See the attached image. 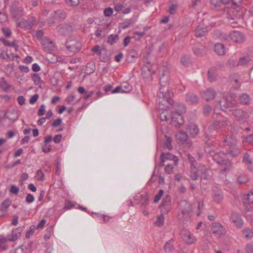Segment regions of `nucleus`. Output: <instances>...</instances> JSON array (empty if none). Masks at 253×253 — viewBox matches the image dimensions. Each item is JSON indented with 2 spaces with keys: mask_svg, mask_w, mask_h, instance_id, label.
Instances as JSON below:
<instances>
[{
  "mask_svg": "<svg viewBox=\"0 0 253 253\" xmlns=\"http://www.w3.org/2000/svg\"><path fill=\"white\" fill-rule=\"evenodd\" d=\"M161 87L158 92V110L159 111L160 119L162 121H166L168 123L176 127H179L184 123L182 114L186 112V107L182 103L174 104L175 111L170 112L168 108L169 105L171 104L172 100L171 99L172 92H170L168 87H165L164 76L160 78Z\"/></svg>",
  "mask_w": 253,
  "mask_h": 253,
  "instance_id": "nucleus-1",
  "label": "nucleus"
},
{
  "mask_svg": "<svg viewBox=\"0 0 253 253\" xmlns=\"http://www.w3.org/2000/svg\"><path fill=\"white\" fill-rule=\"evenodd\" d=\"M236 102L235 97L231 95L224 96L219 101L221 110H223V108L227 109L225 111L229 112V113L231 112L230 115L234 116L236 120L242 121L247 118V113L242 110L236 109Z\"/></svg>",
  "mask_w": 253,
  "mask_h": 253,
  "instance_id": "nucleus-2",
  "label": "nucleus"
},
{
  "mask_svg": "<svg viewBox=\"0 0 253 253\" xmlns=\"http://www.w3.org/2000/svg\"><path fill=\"white\" fill-rule=\"evenodd\" d=\"M187 157L190 164L191 178L193 180H196L199 176L202 179H208L209 178V175L205 166L204 165L199 166L197 169L196 162L194 158L189 154L187 155Z\"/></svg>",
  "mask_w": 253,
  "mask_h": 253,
  "instance_id": "nucleus-3",
  "label": "nucleus"
},
{
  "mask_svg": "<svg viewBox=\"0 0 253 253\" xmlns=\"http://www.w3.org/2000/svg\"><path fill=\"white\" fill-rule=\"evenodd\" d=\"M213 159L218 164L221 165V171L226 172L231 167L230 162L227 159L226 155L222 151L216 152L212 155Z\"/></svg>",
  "mask_w": 253,
  "mask_h": 253,
  "instance_id": "nucleus-4",
  "label": "nucleus"
},
{
  "mask_svg": "<svg viewBox=\"0 0 253 253\" xmlns=\"http://www.w3.org/2000/svg\"><path fill=\"white\" fill-rule=\"evenodd\" d=\"M180 208L181 210L182 216L179 215L180 219H187L189 218V213L192 210L191 204L186 201H182L180 203Z\"/></svg>",
  "mask_w": 253,
  "mask_h": 253,
  "instance_id": "nucleus-5",
  "label": "nucleus"
},
{
  "mask_svg": "<svg viewBox=\"0 0 253 253\" xmlns=\"http://www.w3.org/2000/svg\"><path fill=\"white\" fill-rule=\"evenodd\" d=\"M161 212L163 214H167L171 209V198L169 196H166L159 206Z\"/></svg>",
  "mask_w": 253,
  "mask_h": 253,
  "instance_id": "nucleus-6",
  "label": "nucleus"
},
{
  "mask_svg": "<svg viewBox=\"0 0 253 253\" xmlns=\"http://www.w3.org/2000/svg\"><path fill=\"white\" fill-rule=\"evenodd\" d=\"M211 230L214 236L218 238L224 236L226 232L225 228L219 223H213Z\"/></svg>",
  "mask_w": 253,
  "mask_h": 253,
  "instance_id": "nucleus-7",
  "label": "nucleus"
},
{
  "mask_svg": "<svg viewBox=\"0 0 253 253\" xmlns=\"http://www.w3.org/2000/svg\"><path fill=\"white\" fill-rule=\"evenodd\" d=\"M67 48L71 52H78L82 47V43L76 40H68L66 43Z\"/></svg>",
  "mask_w": 253,
  "mask_h": 253,
  "instance_id": "nucleus-8",
  "label": "nucleus"
},
{
  "mask_svg": "<svg viewBox=\"0 0 253 253\" xmlns=\"http://www.w3.org/2000/svg\"><path fill=\"white\" fill-rule=\"evenodd\" d=\"M181 235L183 240L187 244L191 245L196 241V238L187 229L182 230Z\"/></svg>",
  "mask_w": 253,
  "mask_h": 253,
  "instance_id": "nucleus-9",
  "label": "nucleus"
},
{
  "mask_svg": "<svg viewBox=\"0 0 253 253\" xmlns=\"http://www.w3.org/2000/svg\"><path fill=\"white\" fill-rule=\"evenodd\" d=\"M230 220L237 228H241L244 224V220L241 216L237 212H232L230 215Z\"/></svg>",
  "mask_w": 253,
  "mask_h": 253,
  "instance_id": "nucleus-10",
  "label": "nucleus"
},
{
  "mask_svg": "<svg viewBox=\"0 0 253 253\" xmlns=\"http://www.w3.org/2000/svg\"><path fill=\"white\" fill-rule=\"evenodd\" d=\"M161 163L160 166L162 167L164 165V162L167 160H172L173 161L175 165H177L178 163V158L169 153H162L161 155Z\"/></svg>",
  "mask_w": 253,
  "mask_h": 253,
  "instance_id": "nucleus-11",
  "label": "nucleus"
},
{
  "mask_svg": "<svg viewBox=\"0 0 253 253\" xmlns=\"http://www.w3.org/2000/svg\"><path fill=\"white\" fill-rule=\"evenodd\" d=\"M131 86L127 83L122 84L112 91L113 93H128L131 90Z\"/></svg>",
  "mask_w": 253,
  "mask_h": 253,
  "instance_id": "nucleus-12",
  "label": "nucleus"
},
{
  "mask_svg": "<svg viewBox=\"0 0 253 253\" xmlns=\"http://www.w3.org/2000/svg\"><path fill=\"white\" fill-rule=\"evenodd\" d=\"M229 37L231 40L236 42L240 43L244 40L243 34L239 31H234L231 32L229 35Z\"/></svg>",
  "mask_w": 253,
  "mask_h": 253,
  "instance_id": "nucleus-13",
  "label": "nucleus"
},
{
  "mask_svg": "<svg viewBox=\"0 0 253 253\" xmlns=\"http://www.w3.org/2000/svg\"><path fill=\"white\" fill-rule=\"evenodd\" d=\"M216 95L215 91L212 88L207 89L202 94V96L206 101L212 100Z\"/></svg>",
  "mask_w": 253,
  "mask_h": 253,
  "instance_id": "nucleus-14",
  "label": "nucleus"
},
{
  "mask_svg": "<svg viewBox=\"0 0 253 253\" xmlns=\"http://www.w3.org/2000/svg\"><path fill=\"white\" fill-rule=\"evenodd\" d=\"M212 198L214 201L217 203H219L221 202L223 199V194L220 189L218 188L213 189Z\"/></svg>",
  "mask_w": 253,
  "mask_h": 253,
  "instance_id": "nucleus-15",
  "label": "nucleus"
},
{
  "mask_svg": "<svg viewBox=\"0 0 253 253\" xmlns=\"http://www.w3.org/2000/svg\"><path fill=\"white\" fill-rule=\"evenodd\" d=\"M176 138L182 144L187 143L190 146L191 143L190 141L187 140V135L186 133L183 131L180 130L177 132L175 135Z\"/></svg>",
  "mask_w": 253,
  "mask_h": 253,
  "instance_id": "nucleus-16",
  "label": "nucleus"
},
{
  "mask_svg": "<svg viewBox=\"0 0 253 253\" xmlns=\"http://www.w3.org/2000/svg\"><path fill=\"white\" fill-rule=\"evenodd\" d=\"M230 125V123L229 122L228 120L225 118H223L222 120L219 119L216 121L211 127H212L213 129H218L222 126H229Z\"/></svg>",
  "mask_w": 253,
  "mask_h": 253,
  "instance_id": "nucleus-17",
  "label": "nucleus"
},
{
  "mask_svg": "<svg viewBox=\"0 0 253 253\" xmlns=\"http://www.w3.org/2000/svg\"><path fill=\"white\" fill-rule=\"evenodd\" d=\"M5 116L9 120L15 121L19 117V114L17 110L9 109L6 112Z\"/></svg>",
  "mask_w": 253,
  "mask_h": 253,
  "instance_id": "nucleus-18",
  "label": "nucleus"
},
{
  "mask_svg": "<svg viewBox=\"0 0 253 253\" xmlns=\"http://www.w3.org/2000/svg\"><path fill=\"white\" fill-rule=\"evenodd\" d=\"M208 31V27L204 24H201L196 28L195 34L196 37H202L205 36Z\"/></svg>",
  "mask_w": 253,
  "mask_h": 253,
  "instance_id": "nucleus-19",
  "label": "nucleus"
},
{
  "mask_svg": "<svg viewBox=\"0 0 253 253\" xmlns=\"http://www.w3.org/2000/svg\"><path fill=\"white\" fill-rule=\"evenodd\" d=\"M186 131L192 137H195L198 134L199 129L196 125L190 124L188 126Z\"/></svg>",
  "mask_w": 253,
  "mask_h": 253,
  "instance_id": "nucleus-20",
  "label": "nucleus"
},
{
  "mask_svg": "<svg viewBox=\"0 0 253 253\" xmlns=\"http://www.w3.org/2000/svg\"><path fill=\"white\" fill-rule=\"evenodd\" d=\"M21 232L18 229H15L12 230V233L7 235V240L13 242L16 240L21 236Z\"/></svg>",
  "mask_w": 253,
  "mask_h": 253,
  "instance_id": "nucleus-21",
  "label": "nucleus"
},
{
  "mask_svg": "<svg viewBox=\"0 0 253 253\" xmlns=\"http://www.w3.org/2000/svg\"><path fill=\"white\" fill-rule=\"evenodd\" d=\"M251 58L249 56H244L240 58L237 63V66H246L251 64Z\"/></svg>",
  "mask_w": 253,
  "mask_h": 253,
  "instance_id": "nucleus-22",
  "label": "nucleus"
},
{
  "mask_svg": "<svg viewBox=\"0 0 253 253\" xmlns=\"http://www.w3.org/2000/svg\"><path fill=\"white\" fill-rule=\"evenodd\" d=\"M42 46L47 51L51 50L54 47L53 42L49 39H44L42 41Z\"/></svg>",
  "mask_w": 253,
  "mask_h": 253,
  "instance_id": "nucleus-23",
  "label": "nucleus"
},
{
  "mask_svg": "<svg viewBox=\"0 0 253 253\" xmlns=\"http://www.w3.org/2000/svg\"><path fill=\"white\" fill-rule=\"evenodd\" d=\"M215 52L219 55H223L225 53V49L224 45L222 43H217L214 45Z\"/></svg>",
  "mask_w": 253,
  "mask_h": 253,
  "instance_id": "nucleus-24",
  "label": "nucleus"
},
{
  "mask_svg": "<svg viewBox=\"0 0 253 253\" xmlns=\"http://www.w3.org/2000/svg\"><path fill=\"white\" fill-rule=\"evenodd\" d=\"M185 99L187 102L192 104L197 103L199 101L198 96L192 93H187L186 95Z\"/></svg>",
  "mask_w": 253,
  "mask_h": 253,
  "instance_id": "nucleus-25",
  "label": "nucleus"
},
{
  "mask_svg": "<svg viewBox=\"0 0 253 253\" xmlns=\"http://www.w3.org/2000/svg\"><path fill=\"white\" fill-rule=\"evenodd\" d=\"M243 236L247 239H251L253 237V231L250 228H244L242 231Z\"/></svg>",
  "mask_w": 253,
  "mask_h": 253,
  "instance_id": "nucleus-26",
  "label": "nucleus"
},
{
  "mask_svg": "<svg viewBox=\"0 0 253 253\" xmlns=\"http://www.w3.org/2000/svg\"><path fill=\"white\" fill-rule=\"evenodd\" d=\"M31 78L35 85H40L43 83L41 77L38 74H32Z\"/></svg>",
  "mask_w": 253,
  "mask_h": 253,
  "instance_id": "nucleus-27",
  "label": "nucleus"
},
{
  "mask_svg": "<svg viewBox=\"0 0 253 253\" xmlns=\"http://www.w3.org/2000/svg\"><path fill=\"white\" fill-rule=\"evenodd\" d=\"M97 55L99 56L101 62H105L109 59V57L106 54V50L105 49L102 48L101 52H99Z\"/></svg>",
  "mask_w": 253,
  "mask_h": 253,
  "instance_id": "nucleus-28",
  "label": "nucleus"
},
{
  "mask_svg": "<svg viewBox=\"0 0 253 253\" xmlns=\"http://www.w3.org/2000/svg\"><path fill=\"white\" fill-rule=\"evenodd\" d=\"M165 214H163V213H161V214L157 216V219L154 222V224L156 226L158 227L162 226L164 224V215Z\"/></svg>",
  "mask_w": 253,
  "mask_h": 253,
  "instance_id": "nucleus-29",
  "label": "nucleus"
},
{
  "mask_svg": "<svg viewBox=\"0 0 253 253\" xmlns=\"http://www.w3.org/2000/svg\"><path fill=\"white\" fill-rule=\"evenodd\" d=\"M239 100L242 104H248L250 101V97L247 93H243L240 95Z\"/></svg>",
  "mask_w": 253,
  "mask_h": 253,
  "instance_id": "nucleus-30",
  "label": "nucleus"
},
{
  "mask_svg": "<svg viewBox=\"0 0 253 253\" xmlns=\"http://www.w3.org/2000/svg\"><path fill=\"white\" fill-rule=\"evenodd\" d=\"M243 161L248 165V168L250 170H253V161H251L250 159L249 155L247 154L244 155Z\"/></svg>",
  "mask_w": 253,
  "mask_h": 253,
  "instance_id": "nucleus-31",
  "label": "nucleus"
},
{
  "mask_svg": "<svg viewBox=\"0 0 253 253\" xmlns=\"http://www.w3.org/2000/svg\"><path fill=\"white\" fill-rule=\"evenodd\" d=\"M0 87L5 91H7L10 88V86L4 78H1L0 79Z\"/></svg>",
  "mask_w": 253,
  "mask_h": 253,
  "instance_id": "nucleus-32",
  "label": "nucleus"
},
{
  "mask_svg": "<svg viewBox=\"0 0 253 253\" xmlns=\"http://www.w3.org/2000/svg\"><path fill=\"white\" fill-rule=\"evenodd\" d=\"M216 77L215 69L214 68H211L208 71V78L211 82L213 81Z\"/></svg>",
  "mask_w": 253,
  "mask_h": 253,
  "instance_id": "nucleus-33",
  "label": "nucleus"
},
{
  "mask_svg": "<svg viewBox=\"0 0 253 253\" xmlns=\"http://www.w3.org/2000/svg\"><path fill=\"white\" fill-rule=\"evenodd\" d=\"M11 204V201L7 199L4 200L0 206V209L1 211H5L10 206Z\"/></svg>",
  "mask_w": 253,
  "mask_h": 253,
  "instance_id": "nucleus-34",
  "label": "nucleus"
},
{
  "mask_svg": "<svg viewBox=\"0 0 253 253\" xmlns=\"http://www.w3.org/2000/svg\"><path fill=\"white\" fill-rule=\"evenodd\" d=\"M118 39V36L117 35L111 34L108 37L107 42L112 45L117 42Z\"/></svg>",
  "mask_w": 253,
  "mask_h": 253,
  "instance_id": "nucleus-35",
  "label": "nucleus"
},
{
  "mask_svg": "<svg viewBox=\"0 0 253 253\" xmlns=\"http://www.w3.org/2000/svg\"><path fill=\"white\" fill-rule=\"evenodd\" d=\"M249 180L248 177L246 174H242L238 178V182L239 184H244L247 183Z\"/></svg>",
  "mask_w": 253,
  "mask_h": 253,
  "instance_id": "nucleus-36",
  "label": "nucleus"
},
{
  "mask_svg": "<svg viewBox=\"0 0 253 253\" xmlns=\"http://www.w3.org/2000/svg\"><path fill=\"white\" fill-rule=\"evenodd\" d=\"M242 1V0H221L222 4H226L232 2L235 6H238Z\"/></svg>",
  "mask_w": 253,
  "mask_h": 253,
  "instance_id": "nucleus-37",
  "label": "nucleus"
},
{
  "mask_svg": "<svg viewBox=\"0 0 253 253\" xmlns=\"http://www.w3.org/2000/svg\"><path fill=\"white\" fill-rule=\"evenodd\" d=\"M164 249L166 252H170L173 249L172 241L169 240L168 241L165 245Z\"/></svg>",
  "mask_w": 253,
  "mask_h": 253,
  "instance_id": "nucleus-38",
  "label": "nucleus"
},
{
  "mask_svg": "<svg viewBox=\"0 0 253 253\" xmlns=\"http://www.w3.org/2000/svg\"><path fill=\"white\" fill-rule=\"evenodd\" d=\"M6 239L0 236V250H4L6 249Z\"/></svg>",
  "mask_w": 253,
  "mask_h": 253,
  "instance_id": "nucleus-39",
  "label": "nucleus"
},
{
  "mask_svg": "<svg viewBox=\"0 0 253 253\" xmlns=\"http://www.w3.org/2000/svg\"><path fill=\"white\" fill-rule=\"evenodd\" d=\"M36 177L38 180L43 181L44 180V174L41 169L37 171Z\"/></svg>",
  "mask_w": 253,
  "mask_h": 253,
  "instance_id": "nucleus-40",
  "label": "nucleus"
},
{
  "mask_svg": "<svg viewBox=\"0 0 253 253\" xmlns=\"http://www.w3.org/2000/svg\"><path fill=\"white\" fill-rule=\"evenodd\" d=\"M239 150L235 148H231L229 150V154L232 157H236L239 154Z\"/></svg>",
  "mask_w": 253,
  "mask_h": 253,
  "instance_id": "nucleus-41",
  "label": "nucleus"
},
{
  "mask_svg": "<svg viewBox=\"0 0 253 253\" xmlns=\"http://www.w3.org/2000/svg\"><path fill=\"white\" fill-rule=\"evenodd\" d=\"M182 64L184 66H187L190 62V56L184 55L181 59Z\"/></svg>",
  "mask_w": 253,
  "mask_h": 253,
  "instance_id": "nucleus-42",
  "label": "nucleus"
},
{
  "mask_svg": "<svg viewBox=\"0 0 253 253\" xmlns=\"http://www.w3.org/2000/svg\"><path fill=\"white\" fill-rule=\"evenodd\" d=\"M224 142L228 143L229 145H234L236 142V139L234 137H228L226 136V137L224 139Z\"/></svg>",
  "mask_w": 253,
  "mask_h": 253,
  "instance_id": "nucleus-43",
  "label": "nucleus"
},
{
  "mask_svg": "<svg viewBox=\"0 0 253 253\" xmlns=\"http://www.w3.org/2000/svg\"><path fill=\"white\" fill-rule=\"evenodd\" d=\"M239 76L237 75H234L233 76L231 77V82L232 83H235L236 84V85H235V87L237 88L239 86Z\"/></svg>",
  "mask_w": 253,
  "mask_h": 253,
  "instance_id": "nucleus-44",
  "label": "nucleus"
},
{
  "mask_svg": "<svg viewBox=\"0 0 253 253\" xmlns=\"http://www.w3.org/2000/svg\"><path fill=\"white\" fill-rule=\"evenodd\" d=\"M165 171L168 174H171L173 171V167L172 165L168 164L165 168Z\"/></svg>",
  "mask_w": 253,
  "mask_h": 253,
  "instance_id": "nucleus-45",
  "label": "nucleus"
},
{
  "mask_svg": "<svg viewBox=\"0 0 253 253\" xmlns=\"http://www.w3.org/2000/svg\"><path fill=\"white\" fill-rule=\"evenodd\" d=\"M54 16L60 19H64L66 17V13L62 11L58 10L54 12Z\"/></svg>",
  "mask_w": 253,
  "mask_h": 253,
  "instance_id": "nucleus-46",
  "label": "nucleus"
},
{
  "mask_svg": "<svg viewBox=\"0 0 253 253\" xmlns=\"http://www.w3.org/2000/svg\"><path fill=\"white\" fill-rule=\"evenodd\" d=\"M113 13V9L111 7H108L107 8L104 9L103 11V13L105 16L110 17L112 15Z\"/></svg>",
  "mask_w": 253,
  "mask_h": 253,
  "instance_id": "nucleus-47",
  "label": "nucleus"
},
{
  "mask_svg": "<svg viewBox=\"0 0 253 253\" xmlns=\"http://www.w3.org/2000/svg\"><path fill=\"white\" fill-rule=\"evenodd\" d=\"M25 201L28 204L32 203L35 201V197L32 194H28L25 198Z\"/></svg>",
  "mask_w": 253,
  "mask_h": 253,
  "instance_id": "nucleus-48",
  "label": "nucleus"
},
{
  "mask_svg": "<svg viewBox=\"0 0 253 253\" xmlns=\"http://www.w3.org/2000/svg\"><path fill=\"white\" fill-rule=\"evenodd\" d=\"M1 41H2L3 44L6 46L15 47L16 46V44L15 43V42L13 41L12 42H10L8 41L5 40V39H1Z\"/></svg>",
  "mask_w": 253,
  "mask_h": 253,
  "instance_id": "nucleus-49",
  "label": "nucleus"
},
{
  "mask_svg": "<svg viewBox=\"0 0 253 253\" xmlns=\"http://www.w3.org/2000/svg\"><path fill=\"white\" fill-rule=\"evenodd\" d=\"M133 38L135 39V40H139L143 36L145 35L144 32H135L133 33Z\"/></svg>",
  "mask_w": 253,
  "mask_h": 253,
  "instance_id": "nucleus-50",
  "label": "nucleus"
},
{
  "mask_svg": "<svg viewBox=\"0 0 253 253\" xmlns=\"http://www.w3.org/2000/svg\"><path fill=\"white\" fill-rule=\"evenodd\" d=\"M29 23H28V25H25V28L29 29H30L32 26L35 24L36 22V18L34 17H31L29 21H28Z\"/></svg>",
  "mask_w": 253,
  "mask_h": 253,
  "instance_id": "nucleus-51",
  "label": "nucleus"
},
{
  "mask_svg": "<svg viewBox=\"0 0 253 253\" xmlns=\"http://www.w3.org/2000/svg\"><path fill=\"white\" fill-rule=\"evenodd\" d=\"M102 48L99 45H95L91 48V51L97 55Z\"/></svg>",
  "mask_w": 253,
  "mask_h": 253,
  "instance_id": "nucleus-52",
  "label": "nucleus"
},
{
  "mask_svg": "<svg viewBox=\"0 0 253 253\" xmlns=\"http://www.w3.org/2000/svg\"><path fill=\"white\" fill-rule=\"evenodd\" d=\"M45 113V106L44 104L41 105L38 112V114L40 116H43Z\"/></svg>",
  "mask_w": 253,
  "mask_h": 253,
  "instance_id": "nucleus-53",
  "label": "nucleus"
},
{
  "mask_svg": "<svg viewBox=\"0 0 253 253\" xmlns=\"http://www.w3.org/2000/svg\"><path fill=\"white\" fill-rule=\"evenodd\" d=\"M66 2L73 6H76L80 3V0H65Z\"/></svg>",
  "mask_w": 253,
  "mask_h": 253,
  "instance_id": "nucleus-54",
  "label": "nucleus"
},
{
  "mask_svg": "<svg viewBox=\"0 0 253 253\" xmlns=\"http://www.w3.org/2000/svg\"><path fill=\"white\" fill-rule=\"evenodd\" d=\"M211 2L215 7H220L222 4L221 0H211Z\"/></svg>",
  "mask_w": 253,
  "mask_h": 253,
  "instance_id": "nucleus-55",
  "label": "nucleus"
},
{
  "mask_svg": "<svg viewBox=\"0 0 253 253\" xmlns=\"http://www.w3.org/2000/svg\"><path fill=\"white\" fill-rule=\"evenodd\" d=\"M2 31L3 34L5 35V36H6V37H9L11 35V30L8 28H2Z\"/></svg>",
  "mask_w": 253,
  "mask_h": 253,
  "instance_id": "nucleus-56",
  "label": "nucleus"
},
{
  "mask_svg": "<svg viewBox=\"0 0 253 253\" xmlns=\"http://www.w3.org/2000/svg\"><path fill=\"white\" fill-rule=\"evenodd\" d=\"M237 63H238V62L237 61V60L236 59H230L227 62L228 65L230 68L234 67L236 66H237Z\"/></svg>",
  "mask_w": 253,
  "mask_h": 253,
  "instance_id": "nucleus-57",
  "label": "nucleus"
},
{
  "mask_svg": "<svg viewBox=\"0 0 253 253\" xmlns=\"http://www.w3.org/2000/svg\"><path fill=\"white\" fill-rule=\"evenodd\" d=\"M7 20V16L6 14L2 12H0V23H3Z\"/></svg>",
  "mask_w": 253,
  "mask_h": 253,
  "instance_id": "nucleus-58",
  "label": "nucleus"
},
{
  "mask_svg": "<svg viewBox=\"0 0 253 253\" xmlns=\"http://www.w3.org/2000/svg\"><path fill=\"white\" fill-rule=\"evenodd\" d=\"M163 193H164L163 190L162 189L160 190L158 193L155 196L154 201L155 203L158 202L160 200V199H161L162 196H163Z\"/></svg>",
  "mask_w": 253,
  "mask_h": 253,
  "instance_id": "nucleus-59",
  "label": "nucleus"
},
{
  "mask_svg": "<svg viewBox=\"0 0 253 253\" xmlns=\"http://www.w3.org/2000/svg\"><path fill=\"white\" fill-rule=\"evenodd\" d=\"M19 191V188L17 186L13 185L10 188V192L17 195Z\"/></svg>",
  "mask_w": 253,
  "mask_h": 253,
  "instance_id": "nucleus-60",
  "label": "nucleus"
},
{
  "mask_svg": "<svg viewBox=\"0 0 253 253\" xmlns=\"http://www.w3.org/2000/svg\"><path fill=\"white\" fill-rule=\"evenodd\" d=\"M75 99V95L74 94H71V95L68 96L66 98L65 101L67 104H70L74 101Z\"/></svg>",
  "mask_w": 253,
  "mask_h": 253,
  "instance_id": "nucleus-61",
  "label": "nucleus"
},
{
  "mask_svg": "<svg viewBox=\"0 0 253 253\" xmlns=\"http://www.w3.org/2000/svg\"><path fill=\"white\" fill-rule=\"evenodd\" d=\"M247 253H253V243L248 244L246 246Z\"/></svg>",
  "mask_w": 253,
  "mask_h": 253,
  "instance_id": "nucleus-62",
  "label": "nucleus"
},
{
  "mask_svg": "<svg viewBox=\"0 0 253 253\" xmlns=\"http://www.w3.org/2000/svg\"><path fill=\"white\" fill-rule=\"evenodd\" d=\"M39 98V95L38 94H35L33 95L30 99L29 102L30 104H34L38 100Z\"/></svg>",
  "mask_w": 253,
  "mask_h": 253,
  "instance_id": "nucleus-63",
  "label": "nucleus"
},
{
  "mask_svg": "<svg viewBox=\"0 0 253 253\" xmlns=\"http://www.w3.org/2000/svg\"><path fill=\"white\" fill-rule=\"evenodd\" d=\"M247 200L250 203L253 204V191L250 192L247 195Z\"/></svg>",
  "mask_w": 253,
  "mask_h": 253,
  "instance_id": "nucleus-64",
  "label": "nucleus"
}]
</instances>
